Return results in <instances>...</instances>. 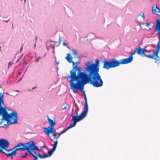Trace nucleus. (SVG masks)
Returning <instances> with one entry per match:
<instances>
[{"label":"nucleus","instance_id":"obj_26","mask_svg":"<svg viewBox=\"0 0 160 160\" xmlns=\"http://www.w3.org/2000/svg\"><path fill=\"white\" fill-rule=\"evenodd\" d=\"M141 16L142 17L143 19H144L145 18L144 13L143 12H142L141 13Z\"/></svg>","mask_w":160,"mask_h":160},{"label":"nucleus","instance_id":"obj_31","mask_svg":"<svg viewBox=\"0 0 160 160\" xmlns=\"http://www.w3.org/2000/svg\"><path fill=\"white\" fill-rule=\"evenodd\" d=\"M145 24V26L147 27H149L150 26V23H146Z\"/></svg>","mask_w":160,"mask_h":160},{"label":"nucleus","instance_id":"obj_16","mask_svg":"<svg viewBox=\"0 0 160 160\" xmlns=\"http://www.w3.org/2000/svg\"><path fill=\"white\" fill-rule=\"evenodd\" d=\"M67 56L65 58L67 61L69 63L72 62L73 65H74L75 62L72 61V58L70 56L69 54H68Z\"/></svg>","mask_w":160,"mask_h":160},{"label":"nucleus","instance_id":"obj_14","mask_svg":"<svg viewBox=\"0 0 160 160\" xmlns=\"http://www.w3.org/2000/svg\"><path fill=\"white\" fill-rule=\"evenodd\" d=\"M155 31L157 32L160 36L159 40L160 41V22H158L156 21L155 27Z\"/></svg>","mask_w":160,"mask_h":160},{"label":"nucleus","instance_id":"obj_19","mask_svg":"<svg viewBox=\"0 0 160 160\" xmlns=\"http://www.w3.org/2000/svg\"><path fill=\"white\" fill-rule=\"evenodd\" d=\"M45 133H46L47 135L48 136H49L50 135V134H53V137H54V138H56V136H57V135L55 133V131L54 130V131L53 132H51V133H49V134H48V133H47L46 132H44Z\"/></svg>","mask_w":160,"mask_h":160},{"label":"nucleus","instance_id":"obj_10","mask_svg":"<svg viewBox=\"0 0 160 160\" xmlns=\"http://www.w3.org/2000/svg\"><path fill=\"white\" fill-rule=\"evenodd\" d=\"M28 148L32 150H37L40 151L41 150V149L38 148V147L36 146V143L33 141H31L28 143Z\"/></svg>","mask_w":160,"mask_h":160},{"label":"nucleus","instance_id":"obj_24","mask_svg":"<svg viewBox=\"0 0 160 160\" xmlns=\"http://www.w3.org/2000/svg\"><path fill=\"white\" fill-rule=\"evenodd\" d=\"M58 143V141L57 140H56V141L54 142V145H53V148L56 149L57 145V144Z\"/></svg>","mask_w":160,"mask_h":160},{"label":"nucleus","instance_id":"obj_8","mask_svg":"<svg viewBox=\"0 0 160 160\" xmlns=\"http://www.w3.org/2000/svg\"><path fill=\"white\" fill-rule=\"evenodd\" d=\"M160 51V41L159 40L157 45V49L155 51L153 52L152 55L155 56L154 59L156 60L155 62L158 64L160 63V59L158 56V54Z\"/></svg>","mask_w":160,"mask_h":160},{"label":"nucleus","instance_id":"obj_36","mask_svg":"<svg viewBox=\"0 0 160 160\" xmlns=\"http://www.w3.org/2000/svg\"><path fill=\"white\" fill-rule=\"evenodd\" d=\"M18 75H20V72H19L18 73Z\"/></svg>","mask_w":160,"mask_h":160},{"label":"nucleus","instance_id":"obj_23","mask_svg":"<svg viewBox=\"0 0 160 160\" xmlns=\"http://www.w3.org/2000/svg\"><path fill=\"white\" fill-rule=\"evenodd\" d=\"M81 91L83 93V96L84 97V98L85 99V102H87V99L86 95L85 94V91L83 90H82V91Z\"/></svg>","mask_w":160,"mask_h":160},{"label":"nucleus","instance_id":"obj_1","mask_svg":"<svg viewBox=\"0 0 160 160\" xmlns=\"http://www.w3.org/2000/svg\"><path fill=\"white\" fill-rule=\"evenodd\" d=\"M79 60L78 62H75L74 66L72 67V69L70 71V75L65 77V78L68 79H72L77 80V78L80 80H82L83 82L89 83L92 84L93 87H96L92 76L90 75V72L87 69L86 66L85 72L81 71L80 68H77V65L79 63L80 60L79 58L78 57Z\"/></svg>","mask_w":160,"mask_h":160},{"label":"nucleus","instance_id":"obj_11","mask_svg":"<svg viewBox=\"0 0 160 160\" xmlns=\"http://www.w3.org/2000/svg\"><path fill=\"white\" fill-rule=\"evenodd\" d=\"M28 147V143L23 144L22 142L19 143L17 146H16L13 148L14 149L15 148H21V149L19 150L22 151L26 150L25 148Z\"/></svg>","mask_w":160,"mask_h":160},{"label":"nucleus","instance_id":"obj_4","mask_svg":"<svg viewBox=\"0 0 160 160\" xmlns=\"http://www.w3.org/2000/svg\"><path fill=\"white\" fill-rule=\"evenodd\" d=\"M3 103L2 95L0 96V115L2 116V118L6 121L8 124L17 123V115L14 112L8 114L7 110L2 107Z\"/></svg>","mask_w":160,"mask_h":160},{"label":"nucleus","instance_id":"obj_27","mask_svg":"<svg viewBox=\"0 0 160 160\" xmlns=\"http://www.w3.org/2000/svg\"><path fill=\"white\" fill-rule=\"evenodd\" d=\"M28 154V153L27 152H26L24 155H23V156H21L20 157L21 158H25Z\"/></svg>","mask_w":160,"mask_h":160},{"label":"nucleus","instance_id":"obj_21","mask_svg":"<svg viewBox=\"0 0 160 160\" xmlns=\"http://www.w3.org/2000/svg\"><path fill=\"white\" fill-rule=\"evenodd\" d=\"M55 149L53 148L52 149L51 151H49L48 152V154H49V156H50L55 151Z\"/></svg>","mask_w":160,"mask_h":160},{"label":"nucleus","instance_id":"obj_38","mask_svg":"<svg viewBox=\"0 0 160 160\" xmlns=\"http://www.w3.org/2000/svg\"><path fill=\"white\" fill-rule=\"evenodd\" d=\"M138 23H139V22L138 21H137Z\"/></svg>","mask_w":160,"mask_h":160},{"label":"nucleus","instance_id":"obj_2","mask_svg":"<svg viewBox=\"0 0 160 160\" xmlns=\"http://www.w3.org/2000/svg\"><path fill=\"white\" fill-rule=\"evenodd\" d=\"M145 50L141 48L140 47L135 49L134 51L132 52L128 58L124 59H121L118 60L115 58H112L110 60L107 61L105 60L103 61V68L106 70H108L111 68L116 67L121 64H125L131 62L133 59V55L136 52L139 55L143 57L145 55Z\"/></svg>","mask_w":160,"mask_h":160},{"label":"nucleus","instance_id":"obj_25","mask_svg":"<svg viewBox=\"0 0 160 160\" xmlns=\"http://www.w3.org/2000/svg\"><path fill=\"white\" fill-rule=\"evenodd\" d=\"M73 53L74 54L77 55L78 54V51L76 50H73Z\"/></svg>","mask_w":160,"mask_h":160},{"label":"nucleus","instance_id":"obj_9","mask_svg":"<svg viewBox=\"0 0 160 160\" xmlns=\"http://www.w3.org/2000/svg\"><path fill=\"white\" fill-rule=\"evenodd\" d=\"M8 142L4 139H0V147L2 150L5 149L6 148L8 147L9 146Z\"/></svg>","mask_w":160,"mask_h":160},{"label":"nucleus","instance_id":"obj_3","mask_svg":"<svg viewBox=\"0 0 160 160\" xmlns=\"http://www.w3.org/2000/svg\"><path fill=\"white\" fill-rule=\"evenodd\" d=\"M99 60L97 59L95 63H92L90 61L87 62L85 65L87 70L90 72V75L92 76L93 80L96 88L102 87L103 84V81L99 74Z\"/></svg>","mask_w":160,"mask_h":160},{"label":"nucleus","instance_id":"obj_39","mask_svg":"<svg viewBox=\"0 0 160 160\" xmlns=\"http://www.w3.org/2000/svg\"><path fill=\"white\" fill-rule=\"evenodd\" d=\"M34 88H32V89H34Z\"/></svg>","mask_w":160,"mask_h":160},{"label":"nucleus","instance_id":"obj_7","mask_svg":"<svg viewBox=\"0 0 160 160\" xmlns=\"http://www.w3.org/2000/svg\"><path fill=\"white\" fill-rule=\"evenodd\" d=\"M47 118L48 122L50 124V126L48 128L43 127V129L44 132H46L47 133L49 134L53 132L54 129L53 126L56 124V122L54 120L49 118L48 116H47Z\"/></svg>","mask_w":160,"mask_h":160},{"label":"nucleus","instance_id":"obj_30","mask_svg":"<svg viewBox=\"0 0 160 160\" xmlns=\"http://www.w3.org/2000/svg\"><path fill=\"white\" fill-rule=\"evenodd\" d=\"M33 157L34 158V160H37L38 159V158L37 156H34L33 155Z\"/></svg>","mask_w":160,"mask_h":160},{"label":"nucleus","instance_id":"obj_20","mask_svg":"<svg viewBox=\"0 0 160 160\" xmlns=\"http://www.w3.org/2000/svg\"><path fill=\"white\" fill-rule=\"evenodd\" d=\"M87 37L88 38V39L89 40H91L93 38L94 36L92 34H88V35Z\"/></svg>","mask_w":160,"mask_h":160},{"label":"nucleus","instance_id":"obj_35","mask_svg":"<svg viewBox=\"0 0 160 160\" xmlns=\"http://www.w3.org/2000/svg\"><path fill=\"white\" fill-rule=\"evenodd\" d=\"M63 45L65 46H67V44L66 43H64V42H63Z\"/></svg>","mask_w":160,"mask_h":160},{"label":"nucleus","instance_id":"obj_17","mask_svg":"<svg viewBox=\"0 0 160 160\" xmlns=\"http://www.w3.org/2000/svg\"><path fill=\"white\" fill-rule=\"evenodd\" d=\"M152 12L154 14H156L157 12H160V9L158 8L157 5H154L153 7Z\"/></svg>","mask_w":160,"mask_h":160},{"label":"nucleus","instance_id":"obj_12","mask_svg":"<svg viewBox=\"0 0 160 160\" xmlns=\"http://www.w3.org/2000/svg\"><path fill=\"white\" fill-rule=\"evenodd\" d=\"M72 120L73 121V122L72 124H71L70 125H69V126H68L67 129H66L65 130H63L60 133L61 134H62L63 133H65L69 129L71 128L74 127L76 125L77 123L78 122L75 119H73V118L72 117Z\"/></svg>","mask_w":160,"mask_h":160},{"label":"nucleus","instance_id":"obj_15","mask_svg":"<svg viewBox=\"0 0 160 160\" xmlns=\"http://www.w3.org/2000/svg\"><path fill=\"white\" fill-rule=\"evenodd\" d=\"M21 148H15L14 149H13V151H11V153L10 154H8V155H11V158L12 159H13V156H16V151L19 150V149H21Z\"/></svg>","mask_w":160,"mask_h":160},{"label":"nucleus","instance_id":"obj_34","mask_svg":"<svg viewBox=\"0 0 160 160\" xmlns=\"http://www.w3.org/2000/svg\"><path fill=\"white\" fill-rule=\"evenodd\" d=\"M67 108V107L66 106H65L64 108L62 109V110H64L65 109Z\"/></svg>","mask_w":160,"mask_h":160},{"label":"nucleus","instance_id":"obj_13","mask_svg":"<svg viewBox=\"0 0 160 160\" xmlns=\"http://www.w3.org/2000/svg\"><path fill=\"white\" fill-rule=\"evenodd\" d=\"M3 150L5 151H6V152H5V151H4L2 149H0V152H1L2 153H4L5 154H6V155L7 156V157H9L10 156L11 157V155L9 156L8 155V154H9V153L11 154V151L13 150V149H10L9 150H7L5 148V149H3Z\"/></svg>","mask_w":160,"mask_h":160},{"label":"nucleus","instance_id":"obj_40","mask_svg":"<svg viewBox=\"0 0 160 160\" xmlns=\"http://www.w3.org/2000/svg\"><path fill=\"white\" fill-rule=\"evenodd\" d=\"M22 48H21V50H22Z\"/></svg>","mask_w":160,"mask_h":160},{"label":"nucleus","instance_id":"obj_18","mask_svg":"<svg viewBox=\"0 0 160 160\" xmlns=\"http://www.w3.org/2000/svg\"><path fill=\"white\" fill-rule=\"evenodd\" d=\"M25 149H26V150L28 151L29 153L32 155L33 156V155L34 156H37V153L35 151H32V150L31 149H29V148L27 147L26 148H25Z\"/></svg>","mask_w":160,"mask_h":160},{"label":"nucleus","instance_id":"obj_33","mask_svg":"<svg viewBox=\"0 0 160 160\" xmlns=\"http://www.w3.org/2000/svg\"><path fill=\"white\" fill-rule=\"evenodd\" d=\"M158 22H160V19H157L156 21Z\"/></svg>","mask_w":160,"mask_h":160},{"label":"nucleus","instance_id":"obj_22","mask_svg":"<svg viewBox=\"0 0 160 160\" xmlns=\"http://www.w3.org/2000/svg\"><path fill=\"white\" fill-rule=\"evenodd\" d=\"M144 57H146L147 58H149L154 59V56L152 55H145V54L144 56Z\"/></svg>","mask_w":160,"mask_h":160},{"label":"nucleus","instance_id":"obj_28","mask_svg":"<svg viewBox=\"0 0 160 160\" xmlns=\"http://www.w3.org/2000/svg\"><path fill=\"white\" fill-rule=\"evenodd\" d=\"M49 156L47 154H44L42 156L43 158H45L48 157Z\"/></svg>","mask_w":160,"mask_h":160},{"label":"nucleus","instance_id":"obj_37","mask_svg":"<svg viewBox=\"0 0 160 160\" xmlns=\"http://www.w3.org/2000/svg\"><path fill=\"white\" fill-rule=\"evenodd\" d=\"M43 147H44V148H46V146H43Z\"/></svg>","mask_w":160,"mask_h":160},{"label":"nucleus","instance_id":"obj_5","mask_svg":"<svg viewBox=\"0 0 160 160\" xmlns=\"http://www.w3.org/2000/svg\"><path fill=\"white\" fill-rule=\"evenodd\" d=\"M75 80L70 79L69 81V83L71 89L74 92H75V90H79L80 91H82L83 89L84 85L88 83L83 82L82 80H79L78 78Z\"/></svg>","mask_w":160,"mask_h":160},{"label":"nucleus","instance_id":"obj_29","mask_svg":"<svg viewBox=\"0 0 160 160\" xmlns=\"http://www.w3.org/2000/svg\"><path fill=\"white\" fill-rule=\"evenodd\" d=\"M38 157L40 158H43L42 156L41 155V154L40 153H39L38 154Z\"/></svg>","mask_w":160,"mask_h":160},{"label":"nucleus","instance_id":"obj_32","mask_svg":"<svg viewBox=\"0 0 160 160\" xmlns=\"http://www.w3.org/2000/svg\"><path fill=\"white\" fill-rule=\"evenodd\" d=\"M61 134L60 133L58 136L56 138V140H57V139L59 138L60 136H61Z\"/></svg>","mask_w":160,"mask_h":160},{"label":"nucleus","instance_id":"obj_6","mask_svg":"<svg viewBox=\"0 0 160 160\" xmlns=\"http://www.w3.org/2000/svg\"><path fill=\"white\" fill-rule=\"evenodd\" d=\"M85 103L83 111L79 116H74L73 117V119H75L78 122L83 119L86 117L88 113V108L87 102H85Z\"/></svg>","mask_w":160,"mask_h":160},{"label":"nucleus","instance_id":"obj_41","mask_svg":"<svg viewBox=\"0 0 160 160\" xmlns=\"http://www.w3.org/2000/svg\"><path fill=\"white\" fill-rule=\"evenodd\" d=\"M16 91H17V92H18V90H17Z\"/></svg>","mask_w":160,"mask_h":160}]
</instances>
